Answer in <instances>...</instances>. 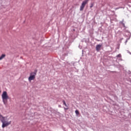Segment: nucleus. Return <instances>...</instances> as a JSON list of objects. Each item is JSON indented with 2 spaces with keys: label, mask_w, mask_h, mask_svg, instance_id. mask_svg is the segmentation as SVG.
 <instances>
[{
  "label": "nucleus",
  "mask_w": 131,
  "mask_h": 131,
  "mask_svg": "<svg viewBox=\"0 0 131 131\" xmlns=\"http://www.w3.org/2000/svg\"><path fill=\"white\" fill-rule=\"evenodd\" d=\"M2 97L4 104L6 105V104H7V101H6V100H8V99H9V96H8V93H7V92H3L2 95Z\"/></svg>",
  "instance_id": "3"
},
{
  "label": "nucleus",
  "mask_w": 131,
  "mask_h": 131,
  "mask_svg": "<svg viewBox=\"0 0 131 131\" xmlns=\"http://www.w3.org/2000/svg\"><path fill=\"white\" fill-rule=\"evenodd\" d=\"M75 113H76V115H79V112L78 111V110H76Z\"/></svg>",
  "instance_id": "8"
},
{
  "label": "nucleus",
  "mask_w": 131,
  "mask_h": 131,
  "mask_svg": "<svg viewBox=\"0 0 131 131\" xmlns=\"http://www.w3.org/2000/svg\"><path fill=\"white\" fill-rule=\"evenodd\" d=\"M88 3H89V0H85L83 1L80 7V11H82L83 10H84V7H85V5H87V4Z\"/></svg>",
  "instance_id": "4"
},
{
  "label": "nucleus",
  "mask_w": 131,
  "mask_h": 131,
  "mask_svg": "<svg viewBox=\"0 0 131 131\" xmlns=\"http://www.w3.org/2000/svg\"><path fill=\"white\" fill-rule=\"evenodd\" d=\"M62 103H63V105L67 108H64L66 110H68V106H67V104H66V102H65V100L62 101Z\"/></svg>",
  "instance_id": "6"
},
{
  "label": "nucleus",
  "mask_w": 131,
  "mask_h": 131,
  "mask_svg": "<svg viewBox=\"0 0 131 131\" xmlns=\"http://www.w3.org/2000/svg\"><path fill=\"white\" fill-rule=\"evenodd\" d=\"M6 117L3 116V115H2V114L0 113V120L1 121V122L2 123V127L3 128H5V127H7V126H9V125H10V124H11V121L8 122V121H6L5 120Z\"/></svg>",
  "instance_id": "1"
},
{
  "label": "nucleus",
  "mask_w": 131,
  "mask_h": 131,
  "mask_svg": "<svg viewBox=\"0 0 131 131\" xmlns=\"http://www.w3.org/2000/svg\"><path fill=\"white\" fill-rule=\"evenodd\" d=\"M6 57V54H2L0 57V60H3Z\"/></svg>",
  "instance_id": "7"
},
{
  "label": "nucleus",
  "mask_w": 131,
  "mask_h": 131,
  "mask_svg": "<svg viewBox=\"0 0 131 131\" xmlns=\"http://www.w3.org/2000/svg\"><path fill=\"white\" fill-rule=\"evenodd\" d=\"M117 57L120 58L121 57V54H118Z\"/></svg>",
  "instance_id": "9"
},
{
  "label": "nucleus",
  "mask_w": 131,
  "mask_h": 131,
  "mask_svg": "<svg viewBox=\"0 0 131 131\" xmlns=\"http://www.w3.org/2000/svg\"><path fill=\"white\" fill-rule=\"evenodd\" d=\"M93 7H94V4H91L90 8H93Z\"/></svg>",
  "instance_id": "10"
},
{
  "label": "nucleus",
  "mask_w": 131,
  "mask_h": 131,
  "mask_svg": "<svg viewBox=\"0 0 131 131\" xmlns=\"http://www.w3.org/2000/svg\"><path fill=\"white\" fill-rule=\"evenodd\" d=\"M36 73H37V70H35L34 72L30 73V76L28 78V80L30 82H31L32 80H34L35 79Z\"/></svg>",
  "instance_id": "2"
},
{
  "label": "nucleus",
  "mask_w": 131,
  "mask_h": 131,
  "mask_svg": "<svg viewBox=\"0 0 131 131\" xmlns=\"http://www.w3.org/2000/svg\"><path fill=\"white\" fill-rule=\"evenodd\" d=\"M101 48H102V45H98L96 46V50L97 52H99L101 50Z\"/></svg>",
  "instance_id": "5"
},
{
  "label": "nucleus",
  "mask_w": 131,
  "mask_h": 131,
  "mask_svg": "<svg viewBox=\"0 0 131 131\" xmlns=\"http://www.w3.org/2000/svg\"><path fill=\"white\" fill-rule=\"evenodd\" d=\"M0 94H1V91H0Z\"/></svg>",
  "instance_id": "11"
}]
</instances>
